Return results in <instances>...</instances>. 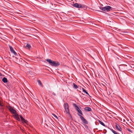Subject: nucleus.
I'll use <instances>...</instances> for the list:
<instances>
[{
  "label": "nucleus",
  "instance_id": "1",
  "mask_svg": "<svg viewBox=\"0 0 134 134\" xmlns=\"http://www.w3.org/2000/svg\"><path fill=\"white\" fill-rule=\"evenodd\" d=\"M46 60L48 62L50 65L52 66H57L60 65V63L59 62L52 61L50 59H47Z\"/></svg>",
  "mask_w": 134,
  "mask_h": 134
},
{
  "label": "nucleus",
  "instance_id": "2",
  "mask_svg": "<svg viewBox=\"0 0 134 134\" xmlns=\"http://www.w3.org/2000/svg\"><path fill=\"white\" fill-rule=\"evenodd\" d=\"M72 6L74 7L79 8H81L85 10L86 9V6L84 5H82L80 4H78L77 3H75L72 5Z\"/></svg>",
  "mask_w": 134,
  "mask_h": 134
},
{
  "label": "nucleus",
  "instance_id": "3",
  "mask_svg": "<svg viewBox=\"0 0 134 134\" xmlns=\"http://www.w3.org/2000/svg\"><path fill=\"white\" fill-rule=\"evenodd\" d=\"M8 108L10 112L12 114H16V111L12 107L9 106H8Z\"/></svg>",
  "mask_w": 134,
  "mask_h": 134
},
{
  "label": "nucleus",
  "instance_id": "4",
  "mask_svg": "<svg viewBox=\"0 0 134 134\" xmlns=\"http://www.w3.org/2000/svg\"><path fill=\"white\" fill-rule=\"evenodd\" d=\"M78 115L80 117V119L84 123L86 124H88V121L83 117L79 114H78Z\"/></svg>",
  "mask_w": 134,
  "mask_h": 134
},
{
  "label": "nucleus",
  "instance_id": "5",
  "mask_svg": "<svg viewBox=\"0 0 134 134\" xmlns=\"http://www.w3.org/2000/svg\"><path fill=\"white\" fill-rule=\"evenodd\" d=\"M112 8L109 6H106L104 7L103 11L105 12H108L110 11V10H112L111 9Z\"/></svg>",
  "mask_w": 134,
  "mask_h": 134
},
{
  "label": "nucleus",
  "instance_id": "6",
  "mask_svg": "<svg viewBox=\"0 0 134 134\" xmlns=\"http://www.w3.org/2000/svg\"><path fill=\"white\" fill-rule=\"evenodd\" d=\"M64 106V109L66 112L67 113L68 112L69 113V107L68 104L67 103H65Z\"/></svg>",
  "mask_w": 134,
  "mask_h": 134
},
{
  "label": "nucleus",
  "instance_id": "7",
  "mask_svg": "<svg viewBox=\"0 0 134 134\" xmlns=\"http://www.w3.org/2000/svg\"><path fill=\"white\" fill-rule=\"evenodd\" d=\"M19 116L21 118L22 122L23 123H25L26 124H27V125H28V121L26 120L25 119L23 118L21 115H19Z\"/></svg>",
  "mask_w": 134,
  "mask_h": 134
},
{
  "label": "nucleus",
  "instance_id": "8",
  "mask_svg": "<svg viewBox=\"0 0 134 134\" xmlns=\"http://www.w3.org/2000/svg\"><path fill=\"white\" fill-rule=\"evenodd\" d=\"M115 127L116 129L118 131H121L122 129L118 124H116Z\"/></svg>",
  "mask_w": 134,
  "mask_h": 134
},
{
  "label": "nucleus",
  "instance_id": "9",
  "mask_svg": "<svg viewBox=\"0 0 134 134\" xmlns=\"http://www.w3.org/2000/svg\"><path fill=\"white\" fill-rule=\"evenodd\" d=\"M14 114V117L17 120L20 121V120L19 118L18 115L16 113Z\"/></svg>",
  "mask_w": 134,
  "mask_h": 134
},
{
  "label": "nucleus",
  "instance_id": "10",
  "mask_svg": "<svg viewBox=\"0 0 134 134\" xmlns=\"http://www.w3.org/2000/svg\"><path fill=\"white\" fill-rule=\"evenodd\" d=\"M73 106L75 108V109L77 111H78V110H79L80 109V108H79L76 104L73 103Z\"/></svg>",
  "mask_w": 134,
  "mask_h": 134
},
{
  "label": "nucleus",
  "instance_id": "11",
  "mask_svg": "<svg viewBox=\"0 0 134 134\" xmlns=\"http://www.w3.org/2000/svg\"><path fill=\"white\" fill-rule=\"evenodd\" d=\"M84 109L85 111H90L92 110L89 107H86Z\"/></svg>",
  "mask_w": 134,
  "mask_h": 134
},
{
  "label": "nucleus",
  "instance_id": "12",
  "mask_svg": "<svg viewBox=\"0 0 134 134\" xmlns=\"http://www.w3.org/2000/svg\"><path fill=\"white\" fill-rule=\"evenodd\" d=\"M3 81L5 83H7V80L6 78L5 77H4L2 79Z\"/></svg>",
  "mask_w": 134,
  "mask_h": 134
},
{
  "label": "nucleus",
  "instance_id": "13",
  "mask_svg": "<svg viewBox=\"0 0 134 134\" xmlns=\"http://www.w3.org/2000/svg\"><path fill=\"white\" fill-rule=\"evenodd\" d=\"M98 122H99V123L100 124H101V125H102L103 126H105V127L106 126L105 125V124L102 122L100 120H98Z\"/></svg>",
  "mask_w": 134,
  "mask_h": 134
},
{
  "label": "nucleus",
  "instance_id": "14",
  "mask_svg": "<svg viewBox=\"0 0 134 134\" xmlns=\"http://www.w3.org/2000/svg\"><path fill=\"white\" fill-rule=\"evenodd\" d=\"M37 82L39 85H40L42 87H43V86L42 83L41 82V81L39 80H37Z\"/></svg>",
  "mask_w": 134,
  "mask_h": 134
},
{
  "label": "nucleus",
  "instance_id": "15",
  "mask_svg": "<svg viewBox=\"0 0 134 134\" xmlns=\"http://www.w3.org/2000/svg\"><path fill=\"white\" fill-rule=\"evenodd\" d=\"M26 48L29 49H30L31 48V46L30 45L28 44H26Z\"/></svg>",
  "mask_w": 134,
  "mask_h": 134
},
{
  "label": "nucleus",
  "instance_id": "16",
  "mask_svg": "<svg viewBox=\"0 0 134 134\" xmlns=\"http://www.w3.org/2000/svg\"><path fill=\"white\" fill-rule=\"evenodd\" d=\"M49 92L50 93V94H52V95H51V96H52V95H53L54 96H56L55 93H54L53 92H52V91H49Z\"/></svg>",
  "mask_w": 134,
  "mask_h": 134
},
{
  "label": "nucleus",
  "instance_id": "17",
  "mask_svg": "<svg viewBox=\"0 0 134 134\" xmlns=\"http://www.w3.org/2000/svg\"><path fill=\"white\" fill-rule=\"evenodd\" d=\"M73 87L75 89H76L77 88L78 86H77L75 83H73Z\"/></svg>",
  "mask_w": 134,
  "mask_h": 134
},
{
  "label": "nucleus",
  "instance_id": "18",
  "mask_svg": "<svg viewBox=\"0 0 134 134\" xmlns=\"http://www.w3.org/2000/svg\"><path fill=\"white\" fill-rule=\"evenodd\" d=\"M11 52L12 53H13L15 55H17V53L15 52L14 49L11 51Z\"/></svg>",
  "mask_w": 134,
  "mask_h": 134
},
{
  "label": "nucleus",
  "instance_id": "19",
  "mask_svg": "<svg viewBox=\"0 0 134 134\" xmlns=\"http://www.w3.org/2000/svg\"><path fill=\"white\" fill-rule=\"evenodd\" d=\"M83 91V92L85 93L86 94L88 95V96H90L88 93L86 91V90L84 88L82 89Z\"/></svg>",
  "mask_w": 134,
  "mask_h": 134
},
{
  "label": "nucleus",
  "instance_id": "20",
  "mask_svg": "<svg viewBox=\"0 0 134 134\" xmlns=\"http://www.w3.org/2000/svg\"><path fill=\"white\" fill-rule=\"evenodd\" d=\"M81 115H83V113L82 112V111L81 110H78V111H77Z\"/></svg>",
  "mask_w": 134,
  "mask_h": 134
},
{
  "label": "nucleus",
  "instance_id": "21",
  "mask_svg": "<svg viewBox=\"0 0 134 134\" xmlns=\"http://www.w3.org/2000/svg\"><path fill=\"white\" fill-rule=\"evenodd\" d=\"M110 129V130L112 131V132L113 133H114V134H116V133H117L116 131H114V130L113 129Z\"/></svg>",
  "mask_w": 134,
  "mask_h": 134
},
{
  "label": "nucleus",
  "instance_id": "22",
  "mask_svg": "<svg viewBox=\"0 0 134 134\" xmlns=\"http://www.w3.org/2000/svg\"><path fill=\"white\" fill-rule=\"evenodd\" d=\"M9 47L10 51H12L13 50V48L11 46H9Z\"/></svg>",
  "mask_w": 134,
  "mask_h": 134
},
{
  "label": "nucleus",
  "instance_id": "23",
  "mask_svg": "<svg viewBox=\"0 0 134 134\" xmlns=\"http://www.w3.org/2000/svg\"><path fill=\"white\" fill-rule=\"evenodd\" d=\"M52 114L53 116H54V117L56 118L57 119H58V118L57 116L55 114Z\"/></svg>",
  "mask_w": 134,
  "mask_h": 134
},
{
  "label": "nucleus",
  "instance_id": "24",
  "mask_svg": "<svg viewBox=\"0 0 134 134\" xmlns=\"http://www.w3.org/2000/svg\"><path fill=\"white\" fill-rule=\"evenodd\" d=\"M104 7H101V6L100 7H99L100 9L103 11V9H104Z\"/></svg>",
  "mask_w": 134,
  "mask_h": 134
},
{
  "label": "nucleus",
  "instance_id": "25",
  "mask_svg": "<svg viewBox=\"0 0 134 134\" xmlns=\"http://www.w3.org/2000/svg\"><path fill=\"white\" fill-rule=\"evenodd\" d=\"M67 113L69 115L70 117L71 118H72V116H71V114H70L69 112V113L68 112H67Z\"/></svg>",
  "mask_w": 134,
  "mask_h": 134
},
{
  "label": "nucleus",
  "instance_id": "26",
  "mask_svg": "<svg viewBox=\"0 0 134 134\" xmlns=\"http://www.w3.org/2000/svg\"><path fill=\"white\" fill-rule=\"evenodd\" d=\"M127 130L128 131H129L130 132H132L131 131V130L130 129L127 128Z\"/></svg>",
  "mask_w": 134,
  "mask_h": 134
},
{
  "label": "nucleus",
  "instance_id": "27",
  "mask_svg": "<svg viewBox=\"0 0 134 134\" xmlns=\"http://www.w3.org/2000/svg\"><path fill=\"white\" fill-rule=\"evenodd\" d=\"M133 65H132V66H131V67L132 68H134V66H133Z\"/></svg>",
  "mask_w": 134,
  "mask_h": 134
},
{
  "label": "nucleus",
  "instance_id": "28",
  "mask_svg": "<svg viewBox=\"0 0 134 134\" xmlns=\"http://www.w3.org/2000/svg\"><path fill=\"white\" fill-rule=\"evenodd\" d=\"M2 75L1 74L0 72V76Z\"/></svg>",
  "mask_w": 134,
  "mask_h": 134
},
{
  "label": "nucleus",
  "instance_id": "29",
  "mask_svg": "<svg viewBox=\"0 0 134 134\" xmlns=\"http://www.w3.org/2000/svg\"><path fill=\"white\" fill-rule=\"evenodd\" d=\"M118 134L117 133H116V134Z\"/></svg>",
  "mask_w": 134,
  "mask_h": 134
},
{
  "label": "nucleus",
  "instance_id": "30",
  "mask_svg": "<svg viewBox=\"0 0 134 134\" xmlns=\"http://www.w3.org/2000/svg\"><path fill=\"white\" fill-rule=\"evenodd\" d=\"M118 134L117 133H116V134Z\"/></svg>",
  "mask_w": 134,
  "mask_h": 134
},
{
  "label": "nucleus",
  "instance_id": "31",
  "mask_svg": "<svg viewBox=\"0 0 134 134\" xmlns=\"http://www.w3.org/2000/svg\"><path fill=\"white\" fill-rule=\"evenodd\" d=\"M118 134L117 133H116V134Z\"/></svg>",
  "mask_w": 134,
  "mask_h": 134
},
{
  "label": "nucleus",
  "instance_id": "32",
  "mask_svg": "<svg viewBox=\"0 0 134 134\" xmlns=\"http://www.w3.org/2000/svg\"><path fill=\"white\" fill-rule=\"evenodd\" d=\"M0 105H1V106H2V105H1L0 104Z\"/></svg>",
  "mask_w": 134,
  "mask_h": 134
}]
</instances>
